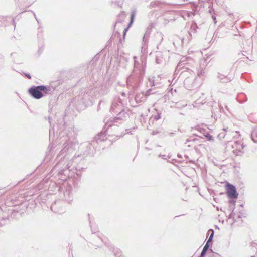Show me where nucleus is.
<instances>
[{
    "mask_svg": "<svg viewBox=\"0 0 257 257\" xmlns=\"http://www.w3.org/2000/svg\"><path fill=\"white\" fill-rule=\"evenodd\" d=\"M253 133L252 134V140H253L254 142H255V141L254 140V139L253 138Z\"/></svg>",
    "mask_w": 257,
    "mask_h": 257,
    "instance_id": "a878e982",
    "label": "nucleus"
},
{
    "mask_svg": "<svg viewBox=\"0 0 257 257\" xmlns=\"http://www.w3.org/2000/svg\"><path fill=\"white\" fill-rule=\"evenodd\" d=\"M225 133L224 132H220L218 135V138L220 140H222V139H224L225 138Z\"/></svg>",
    "mask_w": 257,
    "mask_h": 257,
    "instance_id": "0eeeda50",
    "label": "nucleus"
},
{
    "mask_svg": "<svg viewBox=\"0 0 257 257\" xmlns=\"http://www.w3.org/2000/svg\"><path fill=\"white\" fill-rule=\"evenodd\" d=\"M227 131V128H223V132H226Z\"/></svg>",
    "mask_w": 257,
    "mask_h": 257,
    "instance_id": "393cba45",
    "label": "nucleus"
},
{
    "mask_svg": "<svg viewBox=\"0 0 257 257\" xmlns=\"http://www.w3.org/2000/svg\"><path fill=\"white\" fill-rule=\"evenodd\" d=\"M130 79H131V78H127V83H128V81H130Z\"/></svg>",
    "mask_w": 257,
    "mask_h": 257,
    "instance_id": "5701e85b",
    "label": "nucleus"
},
{
    "mask_svg": "<svg viewBox=\"0 0 257 257\" xmlns=\"http://www.w3.org/2000/svg\"><path fill=\"white\" fill-rule=\"evenodd\" d=\"M220 81L221 82L224 83V82L230 81V79L229 78L225 77L223 78H221Z\"/></svg>",
    "mask_w": 257,
    "mask_h": 257,
    "instance_id": "6e6552de",
    "label": "nucleus"
},
{
    "mask_svg": "<svg viewBox=\"0 0 257 257\" xmlns=\"http://www.w3.org/2000/svg\"><path fill=\"white\" fill-rule=\"evenodd\" d=\"M209 242H207V243H206V244L204 246L203 250L207 251L208 249V248H209Z\"/></svg>",
    "mask_w": 257,
    "mask_h": 257,
    "instance_id": "9b49d317",
    "label": "nucleus"
},
{
    "mask_svg": "<svg viewBox=\"0 0 257 257\" xmlns=\"http://www.w3.org/2000/svg\"><path fill=\"white\" fill-rule=\"evenodd\" d=\"M127 114L125 113L124 111L120 112L117 115L116 117H115V118H112V119H111V121H114V120H117L119 119H123V118H125L127 117Z\"/></svg>",
    "mask_w": 257,
    "mask_h": 257,
    "instance_id": "39448f33",
    "label": "nucleus"
},
{
    "mask_svg": "<svg viewBox=\"0 0 257 257\" xmlns=\"http://www.w3.org/2000/svg\"><path fill=\"white\" fill-rule=\"evenodd\" d=\"M212 18L214 20V23H216V18L215 16H212Z\"/></svg>",
    "mask_w": 257,
    "mask_h": 257,
    "instance_id": "aec40b11",
    "label": "nucleus"
},
{
    "mask_svg": "<svg viewBox=\"0 0 257 257\" xmlns=\"http://www.w3.org/2000/svg\"><path fill=\"white\" fill-rule=\"evenodd\" d=\"M127 29H128V28H126V29H124V34H125V33H126V32L127 31Z\"/></svg>",
    "mask_w": 257,
    "mask_h": 257,
    "instance_id": "4be33fe9",
    "label": "nucleus"
},
{
    "mask_svg": "<svg viewBox=\"0 0 257 257\" xmlns=\"http://www.w3.org/2000/svg\"><path fill=\"white\" fill-rule=\"evenodd\" d=\"M240 146L241 147L242 149H243L244 147V146L242 144L240 145Z\"/></svg>",
    "mask_w": 257,
    "mask_h": 257,
    "instance_id": "b1692460",
    "label": "nucleus"
},
{
    "mask_svg": "<svg viewBox=\"0 0 257 257\" xmlns=\"http://www.w3.org/2000/svg\"><path fill=\"white\" fill-rule=\"evenodd\" d=\"M26 76H27L28 78H29V79H30V78H31V76H30V74H27V75H26Z\"/></svg>",
    "mask_w": 257,
    "mask_h": 257,
    "instance_id": "412c9836",
    "label": "nucleus"
},
{
    "mask_svg": "<svg viewBox=\"0 0 257 257\" xmlns=\"http://www.w3.org/2000/svg\"><path fill=\"white\" fill-rule=\"evenodd\" d=\"M206 137L207 138V140H213V136L210 135V134H208L207 135H206Z\"/></svg>",
    "mask_w": 257,
    "mask_h": 257,
    "instance_id": "9d476101",
    "label": "nucleus"
},
{
    "mask_svg": "<svg viewBox=\"0 0 257 257\" xmlns=\"http://www.w3.org/2000/svg\"><path fill=\"white\" fill-rule=\"evenodd\" d=\"M161 118V115L160 114H158L157 115H156L154 116V119L156 120H158Z\"/></svg>",
    "mask_w": 257,
    "mask_h": 257,
    "instance_id": "dca6fc26",
    "label": "nucleus"
},
{
    "mask_svg": "<svg viewBox=\"0 0 257 257\" xmlns=\"http://www.w3.org/2000/svg\"><path fill=\"white\" fill-rule=\"evenodd\" d=\"M140 95H141V94H137L136 95L135 100H136V102H140L143 101L145 100L146 97L145 96H144L143 94H142V96L141 97H140Z\"/></svg>",
    "mask_w": 257,
    "mask_h": 257,
    "instance_id": "423d86ee",
    "label": "nucleus"
},
{
    "mask_svg": "<svg viewBox=\"0 0 257 257\" xmlns=\"http://www.w3.org/2000/svg\"><path fill=\"white\" fill-rule=\"evenodd\" d=\"M195 27H196V25H195V24H194V25H192L191 26V29H194L195 30Z\"/></svg>",
    "mask_w": 257,
    "mask_h": 257,
    "instance_id": "6ab92c4d",
    "label": "nucleus"
},
{
    "mask_svg": "<svg viewBox=\"0 0 257 257\" xmlns=\"http://www.w3.org/2000/svg\"><path fill=\"white\" fill-rule=\"evenodd\" d=\"M204 72L202 70H201L200 71L199 70L198 72V75L199 76H200L203 75L204 74Z\"/></svg>",
    "mask_w": 257,
    "mask_h": 257,
    "instance_id": "2eb2a0df",
    "label": "nucleus"
},
{
    "mask_svg": "<svg viewBox=\"0 0 257 257\" xmlns=\"http://www.w3.org/2000/svg\"><path fill=\"white\" fill-rule=\"evenodd\" d=\"M41 91L45 92L47 93L50 91V88L49 87H46L43 85L33 86L29 89V92L31 95L34 98L39 99L42 97L43 94Z\"/></svg>",
    "mask_w": 257,
    "mask_h": 257,
    "instance_id": "f257e3e1",
    "label": "nucleus"
},
{
    "mask_svg": "<svg viewBox=\"0 0 257 257\" xmlns=\"http://www.w3.org/2000/svg\"><path fill=\"white\" fill-rule=\"evenodd\" d=\"M185 87L188 90H191L195 86V78L193 77H188L184 80Z\"/></svg>",
    "mask_w": 257,
    "mask_h": 257,
    "instance_id": "20e7f679",
    "label": "nucleus"
},
{
    "mask_svg": "<svg viewBox=\"0 0 257 257\" xmlns=\"http://www.w3.org/2000/svg\"><path fill=\"white\" fill-rule=\"evenodd\" d=\"M162 157L163 158H165L164 157H165V155H163V156H162Z\"/></svg>",
    "mask_w": 257,
    "mask_h": 257,
    "instance_id": "cd10ccee",
    "label": "nucleus"
},
{
    "mask_svg": "<svg viewBox=\"0 0 257 257\" xmlns=\"http://www.w3.org/2000/svg\"><path fill=\"white\" fill-rule=\"evenodd\" d=\"M212 231V233H211V234L210 235L207 242H211L212 241V238H213V235H214V233H213V231Z\"/></svg>",
    "mask_w": 257,
    "mask_h": 257,
    "instance_id": "f8f14e48",
    "label": "nucleus"
},
{
    "mask_svg": "<svg viewBox=\"0 0 257 257\" xmlns=\"http://www.w3.org/2000/svg\"><path fill=\"white\" fill-rule=\"evenodd\" d=\"M137 58L136 57H134V59H136ZM146 64L144 63L143 60H141L140 61H137L135 60L134 62V71H139V73L140 75H142L144 72V69L145 67Z\"/></svg>",
    "mask_w": 257,
    "mask_h": 257,
    "instance_id": "f03ea898",
    "label": "nucleus"
},
{
    "mask_svg": "<svg viewBox=\"0 0 257 257\" xmlns=\"http://www.w3.org/2000/svg\"><path fill=\"white\" fill-rule=\"evenodd\" d=\"M56 205L57 203L55 202V203L51 206V208L52 211H53V209H55Z\"/></svg>",
    "mask_w": 257,
    "mask_h": 257,
    "instance_id": "f3484780",
    "label": "nucleus"
},
{
    "mask_svg": "<svg viewBox=\"0 0 257 257\" xmlns=\"http://www.w3.org/2000/svg\"><path fill=\"white\" fill-rule=\"evenodd\" d=\"M206 251L202 250L200 257H204L206 253Z\"/></svg>",
    "mask_w": 257,
    "mask_h": 257,
    "instance_id": "a211bd4d",
    "label": "nucleus"
},
{
    "mask_svg": "<svg viewBox=\"0 0 257 257\" xmlns=\"http://www.w3.org/2000/svg\"><path fill=\"white\" fill-rule=\"evenodd\" d=\"M34 16H35V19L37 20V18H36V15H35V13H34Z\"/></svg>",
    "mask_w": 257,
    "mask_h": 257,
    "instance_id": "bb28decb",
    "label": "nucleus"
},
{
    "mask_svg": "<svg viewBox=\"0 0 257 257\" xmlns=\"http://www.w3.org/2000/svg\"><path fill=\"white\" fill-rule=\"evenodd\" d=\"M118 105L117 103H113L112 105V106H111V110L112 111H114V108L116 107V106Z\"/></svg>",
    "mask_w": 257,
    "mask_h": 257,
    "instance_id": "4468645a",
    "label": "nucleus"
},
{
    "mask_svg": "<svg viewBox=\"0 0 257 257\" xmlns=\"http://www.w3.org/2000/svg\"><path fill=\"white\" fill-rule=\"evenodd\" d=\"M104 122L105 123V124L108 125V127H110V126H111L112 125V124H111V123H110L109 122V119H107V118H105L104 119Z\"/></svg>",
    "mask_w": 257,
    "mask_h": 257,
    "instance_id": "1a4fd4ad",
    "label": "nucleus"
},
{
    "mask_svg": "<svg viewBox=\"0 0 257 257\" xmlns=\"http://www.w3.org/2000/svg\"><path fill=\"white\" fill-rule=\"evenodd\" d=\"M227 193L230 198H236L237 197V193L235 187L231 184H228L227 186Z\"/></svg>",
    "mask_w": 257,
    "mask_h": 257,
    "instance_id": "7ed1b4c3",
    "label": "nucleus"
},
{
    "mask_svg": "<svg viewBox=\"0 0 257 257\" xmlns=\"http://www.w3.org/2000/svg\"><path fill=\"white\" fill-rule=\"evenodd\" d=\"M135 14H136V12H135V11H133L132 13H131V22L133 21V20L134 18V17L135 16Z\"/></svg>",
    "mask_w": 257,
    "mask_h": 257,
    "instance_id": "ddd939ff",
    "label": "nucleus"
}]
</instances>
